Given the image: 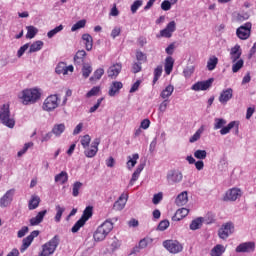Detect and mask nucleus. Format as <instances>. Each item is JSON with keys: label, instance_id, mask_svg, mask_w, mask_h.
I'll use <instances>...</instances> for the list:
<instances>
[{"label": "nucleus", "instance_id": "f257e3e1", "mask_svg": "<svg viewBox=\"0 0 256 256\" xmlns=\"http://www.w3.org/2000/svg\"><path fill=\"white\" fill-rule=\"evenodd\" d=\"M61 243V237L59 235H55L52 237L48 242L42 245V251L39 253L38 256H51Z\"/></svg>", "mask_w": 256, "mask_h": 256}, {"label": "nucleus", "instance_id": "f03ea898", "mask_svg": "<svg viewBox=\"0 0 256 256\" xmlns=\"http://www.w3.org/2000/svg\"><path fill=\"white\" fill-rule=\"evenodd\" d=\"M0 123L9 129H13V127H15V118L11 116L9 104H3L0 107Z\"/></svg>", "mask_w": 256, "mask_h": 256}, {"label": "nucleus", "instance_id": "7ed1b4c3", "mask_svg": "<svg viewBox=\"0 0 256 256\" xmlns=\"http://www.w3.org/2000/svg\"><path fill=\"white\" fill-rule=\"evenodd\" d=\"M41 99V90L37 88H31L23 90L22 92V103L23 105H29L37 103Z\"/></svg>", "mask_w": 256, "mask_h": 256}, {"label": "nucleus", "instance_id": "20e7f679", "mask_svg": "<svg viewBox=\"0 0 256 256\" xmlns=\"http://www.w3.org/2000/svg\"><path fill=\"white\" fill-rule=\"evenodd\" d=\"M111 231H113V223L111 221H105L94 232V241H105Z\"/></svg>", "mask_w": 256, "mask_h": 256}, {"label": "nucleus", "instance_id": "39448f33", "mask_svg": "<svg viewBox=\"0 0 256 256\" xmlns=\"http://www.w3.org/2000/svg\"><path fill=\"white\" fill-rule=\"evenodd\" d=\"M43 110L44 111H55L59 107V96L57 94H52L48 96L43 103Z\"/></svg>", "mask_w": 256, "mask_h": 256}, {"label": "nucleus", "instance_id": "423d86ee", "mask_svg": "<svg viewBox=\"0 0 256 256\" xmlns=\"http://www.w3.org/2000/svg\"><path fill=\"white\" fill-rule=\"evenodd\" d=\"M163 247L176 255V253H181L183 251V244H181L178 240H165L163 242Z\"/></svg>", "mask_w": 256, "mask_h": 256}, {"label": "nucleus", "instance_id": "0eeeda50", "mask_svg": "<svg viewBox=\"0 0 256 256\" xmlns=\"http://www.w3.org/2000/svg\"><path fill=\"white\" fill-rule=\"evenodd\" d=\"M251 27L252 24L250 22L245 23L244 25L240 26L236 30V35L238 39L245 41L251 37Z\"/></svg>", "mask_w": 256, "mask_h": 256}, {"label": "nucleus", "instance_id": "6e6552de", "mask_svg": "<svg viewBox=\"0 0 256 256\" xmlns=\"http://www.w3.org/2000/svg\"><path fill=\"white\" fill-rule=\"evenodd\" d=\"M166 179L170 185L181 183L183 181V173L177 169L169 170Z\"/></svg>", "mask_w": 256, "mask_h": 256}, {"label": "nucleus", "instance_id": "1a4fd4ad", "mask_svg": "<svg viewBox=\"0 0 256 256\" xmlns=\"http://www.w3.org/2000/svg\"><path fill=\"white\" fill-rule=\"evenodd\" d=\"M39 233V230H34L30 233V235L22 240V245L20 247L21 253H25V251L31 247V243H33L35 237H39Z\"/></svg>", "mask_w": 256, "mask_h": 256}, {"label": "nucleus", "instance_id": "9d476101", "mask_svg": "<svg viewBox=\"0 0 256 256\" xmlns=\"http://www.w3.org/2000/svg\"><path fill=\"white\" fill-rule=\"evenodd\" d=\"M176 29H177V23H175V21H171L167 24V26L163 30L160 31V37L171 39Z\"/></svg>", "mask_w": 256, "mask_h": 256}, {"label": "nucleus", "instance_id": "9b49d317", "mask_svg": "<svg viewBox=\"0 0 256 256\" xmlns=\"http://www.w3.org/2000/svg\"><path fill=\"white\" fill-rule=\"evenodd\" d=\"M235 227L233 226V223L227 222L226 224H223L222 227L218 231V236L220 239H227L229 235L233 233V230Z\"/></svg>", "mask_w": 256, "mask_h": 256}, {"label": "nucleus", "instance_id": "f8f14e48", "mask_svg": "<svg viewBox=\"0 0 256 256\" xmlns=\"http://www.w3.org/2000/svg\"><path fill=\"white\" fill-rule=\"evenodd\" d=\"M15 195V189L8 190L1 198H0V207L5 208L9 207L11 203H13V197Z\"/></svg>", "mask_w": 256, "mask_h": 256}, {"label": "nucleus", "instance_id": "ddd939ff", "mask_svg": "<svg viewBox=\"0 0 256 256\" xmlns=\"http://www.w3.org/2000/svg\"><path fill=\"white\" fill-rule=\"evenodd\" d=\"M122 69L123 64H121V62L111 65L107 70L108 77L110 79H115L116 77H119V73H121Z\"/></svg>", "mask_w": 256, "mask_h": 256}, {"label": "nucleus", "instance_id": "4468645a", "mask_svg": "<svg viewBox=\"0 0 256 256\" xmlns=\"http://www.w3.org/2000/svg\"><path fill=\"white\" fill-rule=\"evenodd\" d=\"M73 65L67 66L65 62H59L56 66L55 72L57 75H68V73H73Z\"/></svg>", "mask_w": 256, "mask_h": 256}, {"label": "nucleus", "instance_id": "2eb2a0df", "mask_svg": "<svg viewBox=\"0 0 256 256\" xmlns=\"http://www.w3.org/2000/svg\"><path fill=\"white\" fill-rule=\"evenodd\" d=\"M239 197H241V190L238 188H232L225 193L223 201H237Z\"/></svg>", "mask_w": 256, "mask_h": 256}, {"label": "nucleus", "instance_id": "dca6fc26", "mask_svg": "<svg viewBox=\"0 0 256 256\" xmlns=\"http://www.w3.org/2000/svg\"><path fill=\"white\" fill-rule=\"evenodd\" d=\"M213 81H214V79L210 78L206 81L197 82L192 86V90L193 91H207V89H209V87H211V85H213Z\"/></svg>", "mask_w": 256, "mask_h": 256}, {"label": "nucleus", "instance_id": "f3484780", "mask_svg": "<svg viewBox=\"0 0 256 256\" xmlns=\"http://www.w3.org/2000/svg\"><path fill=\"white\" fill-rule=\"evenodd\" d=\"M255 251V242H244L236 247V253H251Z\"/></svg>", "mask_w": 256, "mask_h": 256}, {"label": "nucleus", "instance_id": "a211bd4d", "mask_svg": "<svg viewBox=\"0 0 256 256\" xmlns=\"http://www.w3.org/2000/svg\"><path fill=\"white\" fill-rule=\"evenodd\" d=\"M99 143H101V140L99 138H96L92 142L91 147L84 151V155H86L89 158L95 157V155H97V151H99Z\"/></svg>", "mask_w": 256, "mask_h": 256}, {"label": "nucleus", "instance_id": "6ab92c4d", "mask_svg": "<svg viewBox=\"0 0 256 256\" xmlns=\"http://www.w3.org/2000/svg\"><path fill=\"white\" fill-rule=\"evenodd\" d=\"M123 87V83L120 81H113L109 87L108 95L109 97H115V95H119L121 88Z\"/></svg>", "mask_w": 256, "mask_h": 256}, {"label": "nucleus", "instance_id": "aec40b11", "mask_svg": "<svg viewBox=\"0 0 256 256\" xmlns=\"http://www.w3.org/2000/svg\"><path fill=\"white\" fill-rule=\"evenodd\" d=\"M241 46L239 44H236L234 47L230 50V59L232 63H236V61H239L241 59L242 55Z\"/></svg>", "mask_w": 256, "mask_h": 256}, {"label": "nucleus", "instance_id": "412c9836", "mask_svg": "<svg viewBox=\"0 0 256 256\" xmlns=\"http://www.w3.org/2000/svg\"><path fill=\"white\" fill-rule=\"evenodd\" d=\"M45 215H47V210H42L38 212L36 217H33L30 219V225L31 227H35L39 225L40 223H43V219H45Z\"/></svg>", "mask_w": 256, "mask_h": 256}, {"label": "nucleus", "instance_id": "4be33fe9", "mask_svg": "<svg viewBox=\"0 0 256 256\" xmlns=\"http://www.w3.org/2000/svg\"><path fill=\"white\" fill-rule=\"evenodd\" d=\"M233 99V90L231 88H227L226 90H223L219 96L220 103H227L228 101H231Z\"/></svg>", "mask_w": 256, "mask_h": 256}, {"label": "nucleus", "instance_id": "5701e85b", "mask_svg": "<svg viewBox=\"0 0 256 256\" xmlns=\"http://www.w3.org/2000/svg\"><path fill=\"white\" fill-rule=\"evenodd\" d=\"M188 202L189 196L187 195V191L180 193L175 200V203L178 207H183V205H187Z\"/></svg>", "mask_w": 256, "mask_h": 256}, {"label": "nucleus", "instance_id": "b1692460", "mask_svg": "<svg viewBox=\"0 0 256 256\" xmlns=\"http://www.w3.org/2000/svg\"><path fill=\"white\" fill-rule=\"evenodd\" d=\"M153 244V238L146 236L145 238L141 239L138 243V246L134 248V251H139V249H146L149 245Z\"/></svg>", "mask_w": 256, "mask_h": 256}, {"label": "nucleus", "instance_id": "393cba45", "mask_svg": "<svg viewBox=\"0 0 256 256\" xmlns=\"http://www.w3.org/2000/svg\"><path fill=\"white\" fill-rule=\"evenodd\" d=\"M86 57L87 52H85V50H78L74 56V63L76 65H83V63H85Z\"/></svg>", "mask_w": 256, "mask_h": 256}, {"label": "nucleus", "instance_id": "a878e982", "mask_svg": "<svg viewBox=\"0 0 256 256\" xmlns=\"http://www.w3.org/2000/svg\"><path fill=\"white\" fill-rule=\"evenodd\" d=\"M143 169H145V163H141L137 169L135 170V172L132 174V178L129 182V185L131 187H133V185H135V181H137V179H139V176L141 175V171H143Z\"/></svg>", "mask_w": 256, "mask_h": 256}, {"label": "nucleus", "instance_id": "bb28decb", "mask_svg": "<svg viewBox=\"0 0 256 256\" xmlns=\"http://www.w3.org/2000/svg\"><path fill=\"white\" fill-rule=\"evenodd\" d=\"M39 203H41V198L37 195H32L28 202L29 211H33L39 207Z\"/></svg>", "mask_w": 256, "mask_h": 256}, {"label": "nucleus", "instance_id": "cd10ccee", "mask_svg": "<svg viewBox=\"0 0 256 256\" xmlns=\"http://www.w3.org/2000/svg\"><path fill=\"white\" fill-rule=\"evenodd\" d=\"M189 215V209L187 208H180L176 211L175 215L173 216V221H181V219H185Z\"/></svg>", "mask_w": 256, "mask_h": 256}, {"label": "nucleus", "instance_id": "c85d7f7f", "mask_svg": "<svg viewBox=\"0 0 256 256\" xmlns=\"http://www.w3.org/2000/svg\"><path fill=\"white\" fill-rule=\"evenodd\" d=\"M173 65H175V60L173 59V57L171 56L166 57L165 64H164L166 75H171V71H173Z\"/></svg>", "mask_w": 256, "mask_h": 256}, {"label": "nucleus", "instance_id": "c756f323", "mask_svg": "<svg viewBox=\"0 0 256 256\" xmlns=\"http://www.w3.org/2000/svg\"><path fill=\"white\" fill-rule=\"evenodd\" d=\"M127 203V199L124 195H121L119 199L114 203L113 209L115 211H123L125 209V204Z\"/></svg>", "mask_w": 256, "mask_h": 256}, {"label": "nucleus", "instance_id": "7c9ffc66", "mask_svg": "<svg viewBox=\"0 0 256 256\" xmlns=\"http://www.w3.org/2000/svg\"><path fill=\"white\" fill-rule=\"evenodd\" d=\"M233 127H236V129L239 130V122L232 121L227 126H223L220 130V134L227 135L228 133H230V131H231V129H233Z\"/></svg>", "mask_w": 256, "mask_h": 256}, {"label": "nucleus", "instance_id": "2f4dec72", "mask_svg": "<svg viewBox=\"0 0 256 256\" xmlns=\"http://www.w3.org/2000/svg\"><path fill=\"white\" fill-rule=\"evenodd\" d=\"M92 217H93V206H87L84 209L80 219L84 221V223H87V221H89V219H91Z\"/></svg>", "mask_w": 256, "mask_h": 256}, {"label": "nucleus", "instance_id": "473e14b6", "mask_svg": "<svg viewBox=\"0 0 256 256\" xmlns=\"http://www.w3.org/2000/svg\"><path fill=\"white\" fill-rule=\"evenodd\" d=\"M82 39L86 47V51H91L93 49V37L90 34H83Z\"/></svg>", "mask_w": 256, "mask_h": 256}, {"label": "nucleus", "instance_id": "72a5a7b5", "mask_svg": "<svg viewBox=\"0 0 256 256\" xmlns=\"http://www.w3.org/2000/svg\"><path fill=\"white\" fill-rule=\"evenodd\" d=\"M52 133L55 137H61L65 133V125L63 123L55 124L52 128Z\"/></svg>", "mask_w": 256, "mask_h": 256}, {"label": "nucleus", "instance_id": "f704fd0d", "mask_svg": "<svg viewBox=\"0 0 256 256\" xmlns=\"http://www.w3.org/2000/svg\"><path fill=\"white\" fill-rule=\"evenodd\" d=\"M173 91H175V87H173V85H168L164 90H162L160 97L167 100L171 95H173Z\"/></svg>", "mask_w": 256, "mask_h": 256}, {"label": "nucleus", "instance_id": "c9c22d12", "mask_svg": "<svg viewBox=\"0 0 256 256\" xmlns=\"http://www.w3.org/2000/svg\"><path fill=\"white\" fill-rule=\"evenodd\" d=\"M67 181H69V176L65 171H62L61 173L55 176V182L60 183V185H65Z\"/></svg>", "mask_w": 256, "mask_h": 256}, {"label": "nucleus", "instance_id": "e433bc0d", "mask_svg": "<svg viewBox=\"0 0 256 256\" xmlns=\"http://www.w3.org/2000/svg\"><path fill=\"white\" fill-rule=\"evenodd\" d=\"M224 252H225V246H223L222 244H218L212 248L210 255L221 256L224 254Z\"/></svg>", "mask_w": 256, "mask_h": 256}, {"label": "nucleus", "instance_id": "4c0bfd02", "mask_svg": "<svg viewBox=\"0 0 256 256\" xmlns=\"http://www.w3.org/2000/svg\"><path fill=\"white\" fill-rule=\"evenodd\" d=\"M41 49H43V41L38 40L30 45L29 53H37V51H41Z\"/></svg>", "mask_w": 256, "mask_h": 256}, {"label": "nucleus", "instance_id": "58836bf2", "mask_svg": "<svg viewBox=\"0 0 256 256\" xmlns=\"http://www.w3.org/2000/svg\"><path fill=\"white\" fill-rule=\"evenodd\" d=\"M91 73H93V67L91 66V64L89 63L83 64L82 77H84V79H87L89 75H91Z\"/></svg>", "mask_w": 256, "mask_h": 256}, {"label": "nucleus", "instance_id": "ea45409f", "mask_svg": "<svg viewBox=\"0 0 256 256\" xmlns=\"http://www.w3.org/2000/svg\"><path fill=\"white\" fill-rule=\"evenodd\" d=\"M217 63H219V59L216 56H212L209 58L207 62L208 71H213L217 67Z\"/></svg>", "mask_w": 256, "mask_h": 256}, {"label": "nucleus", "instance_id": "a19ab883", "mask_svg": "<svg viewBox=\"0 0 256 256\" xmlns=\"http://www.w3.org/2000/svg\"><path fill=\"white\" fill-rule=\"evenodd\" d=\"M202 225H203V217H199L191 222L190 229L192 231H197V229H201Z\"/></svg>", "mask_w": 256, "mask_h": 256}, {"label": "nucleus", "instance_id": "79ce46f5", "mask_svg": "<svg viewBox=\"0 0 256 256\" xmlns=\"http://www.w3.org/2000/svg\"><path fill=\"white\" fill-rule=\"evenodd\" d=\"M232 73H239L241 69H243V65H245V61L243 59H239L236 62H232Z\"/></svg>", "mask_w": 256, "mask_h": 256}, {"label": "nucleus", "instance_id": "37998d69", "mask_svg": "<svg viewBox=\"0 0 256 256\" xmlns=\"http://www.w3.org/2000/svg\"><path fill=\"white\" fill-rule=\"evenodd\" d=\"M26 29H27V34H26L27 39L35 38V35L39 33V30L35 26H27Z\"/></svg>", "mask_w": 256, "mask_h": 256}, {"label": "nucleus", "instance_id": "c03bdc74", "mask_svg": "<svg viewBox=\"0 0 256 256\" xmlns=\"http://www.w3.org/2000/svg\"><path fill=\"white\" fill-rule=\"evenodd\" d=\"M227 125V120L223 118H215L214 119V130L217 131L218 129H222Z\"/></svg>", "mask_w": 256, "mask_h": 256}, {"label": "nucleus", "instance_id": "a18cd8bd", "mask_svg": "<svg viewBox=\"0 0 256 256\" xmlns=\"http://www.w3.org/2000/svg\"><path fill=\"white\" fill-rule=\"evenodd\" d=\"M205 131V128L203 126H201L192 137H190L189 142L190 143H195V141H199V139H201V135L203 134V132Z\"/></svg>", "mask_w": 256, "mask_h": 256}, {"label": "nucleus", "instance_id": "49530a36", "mask_svg": "<svg viewBox=\"0 0 256 256\" xmlns=\"http://www.w3.org/2000/svg\"><path fill=\"white\" fill-rule=\"evenodd\" d=\"M105 75V69L103 68H98L95 70L94 74L92 77H90V81H99Z\"/></svg>", "mask_w": 256, "mask_h": 256}, {"label": "nucleus", "instance_id": "de8ad7c7", "mask_svg": "<svg viewBox=\"0 0 256 256\" xmlns=\"http://www.w3.org/2000/svg\"><path fill=\"white\" fill-rule=\"evenodd\" d=\"M63 213H65V208L61 207L60 205L56 206V215L54 217L56 223L61 222V217H63Z\"/></svg>", "mask_w": 256, "mask_h": 256}, {"label": "nucleus", "instance_id": "09e8293b", "mask_svg": "<svg viewBox=\"0 0 256 256\" xmlns=\"http://www.w3.org/2000/svg\"><path fill=\"white\" fill-rule=\"evenodd\" d=\"M98 93H101V86H94L90 91L87 92V99L97 96Z\"/></svg>", "mask_w": 256, "mask_h": 256}, {"label": "nucleus", "instance_id": "8fccbe9b", "mask_svg": "<svg viewBox=\"0 0 256 256\" xmlns=\"http://www.w3.org/2000/svg\"><path fill=\"white\" fill-rule=\"evenodd\" d=\"M163 74V66H157L154 69V78H153V83H157L159 81V77Z\"/></svg>", "mask_w": 256, "mask_h": 256}, {"label": "nucleus", "instance_id": "3c124183", "mask_svg": "<svg viewBox=\"0 0 256 256\" xmlns=\"http://www.w3.org/2000/svg\"><path fill=\"white\" fill-rule=\"evenodd\" d=\"M136 59L138 63H147V54L143 53L141 50L136 51Z\"/></svg>", "mask_w": 256, "mask_h": 256}, {"label": "nucleus", "instance_id": "603ef678", "mask_svg": "<svg viewBox=\"0 0 256 256\" xmlns=\"http://www.w3.org/2000/svg\"><path fill=\"white\" fill-rule=\"evenodd\" d=\"M83 187V183L75 182L72 187L73 197H79V190Z\"/></svg>", "mask_w": 256, "mask_h": 256}, {"label": "nucleus", "instance_id": "864d4df0", "mask_svg": "<svg viewBox=\"0 0 256 256\" xmlns=\"http://www.w3.org/2000/svg\"><path fill=\"white\" fill-rule=\"evenodd\" d=\"M85 25H87V20L85 19L80 20L71 27V31L75 32V31H78V29H83Z\"/></svg>", "mask_w": 256, "mask_h": 256}, {"label": "nucleus", "instance_id": "5fc2aeb1", "mask_svg": "<svg viewBox=\"0 0 256 256\" xmlns=\"http://www.w3.org/2000/svg\"><path fill=\"white\" fill-rule=\"evenodd\" d=\"M63 31V25H59L57 26L56 28L50 30L48 33H47V37L49 39H52V37H55V35H57V33Z\"/></svg>", "mask_w": 256, "mask_h": 256}, {"label": "nucleus", "instance_id": "6e6d98bb", "mask_svg": "<svg viewBox=\"0 0 256 256\" xmlns=\"http://www.w3.org/2000/svg\"><path fill=\"white\" fill-rule=\"evenodd\" d=\"M85 225L84 220H82L81 218L74 224V226L72 227L71 231L72 233H77L79 231V229H81V227H83Z\"/></svg>", "mask_w": 256, "mask_h": 256}, {"label": "nucleus", "instance_id": "4d7b16f0", "mask_svg": "<svg viewBox=\"0 0 256 256\" xmlns=\"http://www.w3.org/2000/svg\"><path fill=\"white\" fill-rule=\"evenodd\" d=\"M163 201V192H159L157 194H154L152 203L153 205H159Z\"/></svg>", "mask_w": 256, "mask_h": 256}, {"label": "nucleus", "instance_id": "13d9d810", "mask_svg": "<svg viewBox=\"0 0 256 256\" xmlns=\"http://www.w3.org/2000/svg\"><path fill=\"white\" fill-rule=\"evenodd\" d=\"M143 64L141 62H134L132 64V73L137 74V73H141L142 69H143Z\"/></svg>", "mask_w": 256, "mask_h": 256}, {"label": "nucleus", "instance_id": "bf43d9fd", "mask_svg": "<svg viewBox=\"0 0 256 256\" xmlns=\"http://www.w3.org/2000/svg\"><path fill=\"white\" fill-rule=\"evenodd\" d=\"M30 147H33V142H28V143L24 144L23 149H21L18 152V157H22L23 155H25V153H27V151L29 150Z\"/></svg>", "mask_w": 256, "mask_h": 256}, {"label": "nucleus", "instance_id": "052dcab7", "mask_svg": "<svg viewBox=\"0 0 256 256\" xmlns=\"http://www.w3.org/2000/svg\"><path fill=\"white\" fill-rule=\"evenodd\" d=\"M169 220H162L159 224H158V231H165L167 229H169Z\"/></svg>", "mask_w": 256, "mask_h": 256}, {"label": "nucleus", "instance_id": "680f3d73", "mask_svg": "<svg viewBox=\"0 0 256 256\" xmlns=\"http://www.w3.org/2000/svg\"><path fill=\"white\" fill-rule=\"evenodd\" d=\"M91 143V136L89 135H84L81 139V145L82 147L87 148L89 147V144Z\"/></svg>", "mask_w": 256, "mask_h": 256}, {"label": "nucleus", "instance_id": "e2e57ef3", "mask_svg": "<svg viewBox=\"0 0 256 256\" xmlns=\"http://www.w3.org/2000/svg\"><path fill=\"white\" fill-rule=\"evenodd\" d=\"M143 5V1L142 0H136L134 1V3L131 5V11L132 13H137V10L139 9V7H141Z\"/></svg>", "mask_w": 256, "mask_h": 256}, {"label": "nucleus", "instance_id": "0e129e2a", "mask_svg": "<svg viewBox=\"0 0 256 256\" xmlns=\"http://www.w3.org/2000/svg\"><path fill=\"white\" fill-rule=\"evenodd\" d=\"M29 233V227L23 226L18 232H17V237L18 239H22V237H25Z\"/></svg>", "mask_w": 256, "mask_h": 256}, {"label": "nucleus", "instance_id": "69168bd1", "mask_svg": "<svg viewBox=\"0 0 256 256\" xmlns=\"http://www.w3.org/2000/svg\"><path fill=\"white\" fill-rule=\"evenodd\" d=\"M194 157H196V159H205L207 157V151L205 150H197L195 153H194Z\"/></svg>", "mask_w": 256, "mask_h": 256}, {"label": "nucleus", "instance_id": "338daca9", "mask_svg": "<svg viewBox=\"0 0 256 256\" xmlns=\"http://www.w3.org/2000/svg\"><path fill=\"white\" fill-rule=\"evenodd\" d=\"M171 5H173V3H171L169 0H164L161 3V9L163 11H169L171 9Z\"/></svg>", "mask_w": 256, "mask_h": 256}, {"label": "nucleus", "instance_id": "774afa93", "mask_svg": "<svg viewBox=\"0 0 256 256\" xmlns=\"http://www.w3.org/2000/svg\"><path fill=\"white\" fill-rule=\"evenodd\" d=\"M27 49H29V43L24 44L22 47H20V49L17 52V57H23L25 51H27Z\"/></svg>", "mask_w": 256, "mask_h": 256}]
</instances>
